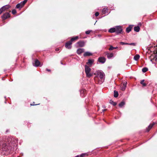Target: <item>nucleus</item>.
<instances>
[{
	"label": "nucleus",
	"mask_w": 157,
	"mask_h": 157,
	"mask_svg": "<svg viewBox=\"0 0 157 157\" xmlns=\"http://www.w3.org/2000/svg\"><path fill=\"white\" fill-rule=\"evenodd\" d=\"M7 140L4 142H1L0 144V149L5 155L10 153V149L13 147V146L16 144L17 142V139L12 137H9Z\"/></svg>",
	"instance_id": "obj_1"
},
{
	"label": "nucleus",
	"mask_w": 157,
	"mask_h": 157,
	"mask_svg": "<svg viewBox=\"0 0 157 157\" xmlns=\"http://www.w3.org/2000/svg\"><path fill=\"white\" fill-rule=\"evenodd\" d=\"M95 76L94 77V80L96 83L98 84H101L105 80V74L101 71H97L94 74Z\"/></svg>",
	"instance_id": "obj_2"
},
{
	"label": "nucleus",
	"mask_w": 157,
	"mask_h": 157,
	"mask_svg": "<svg viewBox=\"0 0 157 157\" xmlns=\"http://www.w3.org/2000/svg\"><path fill=\"white\" fill-rule=\"evenodd\" d=\"M91 69L87 65L85 66V72L86 74V77L88 78H90L92 75V74L90 73Z\"/></svg>",
	"instance_id": "obj_3"
},
{
	"label": "nucleus",
	"mask_w": 157,
	"mask_h": 157,
	"mask_svg": "<svg viewBox=\"0 0 157 157\" xmlns=\"http://www.w3.org/2000/svg\"><path fill=\"white\" fill-rule=\"evenodd\" d=\"M115 33L117 34H121L123 33L122 29L121 26H117L115 27Z\"/></svg>",
	"instance_id": "obj_4"
},
{
	"label": "nucleus",
	"mask_w": 157,
	"mask_h": 157,
	"mask_svg": "<svg viewBox=\"0 0 157 157\" xmlns=\"http://www.w3.org/2000/svg\"><path fill=\"white\" fill-rule=\"evenodd\" d=\"M10 15L9 12H6L4 13L2 16L1 17L3 20H5L6 19L10 17Z\"/></svg>",
	"instance_id": "obj_5"
},
{
	"label": "nucleus",
	"mask_w": 157,
	"mask_h": 157,
	"mask_svg": "<svg viewBox=\"0 0 157 157\" xmlns=\"http://www.w3.org/2000/svg\"><path fill=\"white\" fill-rule=\"evenodd\" d=\"M72 44V43L71 41H69L67 42L65 45L66 48L68 49H70L71 47V45Z\"/></svg>",
	"instance_id": "obj_6"
},
{
	"label": "nucleus",
	"mask_w": 157,
	"mask_h": 157,
	"mask_svg": "<svg viewBox=\"0 0 157 157\" xmlns=\"http://www.w3.org/2000/svg\"><path fill=\"white\" fill-rule=\"evenodd\" d=\"M106 59L104 57H100L98 59V61L102 63H104L105 62Z\"/></svg>",
	"instance_id": "obj_7"
},
{
	"label": "nucleus",
	"mask_w": 157,
	"mask_h": 157,
	"mask_svg": "<svg viewBox=\"0 0 157 157\" xmlns=\"http://www.w3.org/2000/svg\"><path fill=\"white\" fill-rule=\"evenodd\" d=\"M22 2H21L20 3L18 4L16 6V8L17 9H20L24 5Z\"/></svg>",
	"instance_id": "obj_8"
},
{
	"label": "nucleus",
	"mask_w": 157,
	"mask_h": 157,
	"mask_svg": "<svg viewBox=\"0 0 157 157\" xmlns=\"http://www.w3.org/2000/svg\"><path fill=\"white\" fill-rule=\"evenodd\" d=\"M33 64H34L33 63ZM40 64V62L38 59H36L35 60V61L34 64L33 65V66L36 67H38V66H39Z\"/></svg>",
	"instance_id": "obj_9"
},
{
	"label": "nucleus",
	"mask_w": 157,
	"mask_h": 157,
	"mask_svg": "<svg viewBox=\"0 0 157 157\" xmlns=\"http://www.w3.org/2000/svg\"><path fill=\"white\" fill-rule=\"evenodd\" d=\"M80 92L81 96L82 97H83L84 96L86 93V90L84 89H82L81 90Z\"/></svg>",
	"instance_id": "obj_10"
},
{
	"label": "nucleus",
	"mask_w": 157,
	"mask_h": 157,
	"mask_svg": "<svg viewBox=\"0 0 157 157\" xmlns=\"http://www.w3.org/2000/svg\"><path fill=\"white\" fill-rule=\"evenodd\" d=\"M127 84V82H124L123 83V86H121V90H122L124 91L125 90Z\"/></svg>",
	"instance_id": "obj_11"
},
{
	"label": "nucleus",
	"mask_w": 157,
	"mask_h": 157,
	"mask_svg": "<svg viewBox=\"0 0 157 157\" xmlns=\"http://www.w3.org/2000/svg\"><path fill=\"white\" fill-rule=\"evenodd\" d=\"M77 44L80 47H83L85 45V43L83 41H79L77 42Z\"/></svg>",
	"instance_id": "obj_12"
},
{
	"label": "nucleus",
	"mask_w": 157,
	"mask_h": 157,
	"mask_svg": "<svg viewBox=\"0 0 157 157\" xmlns=\"http://www.w3.org/2000/svg\"><path fill=\"white\" fill-rule=\"evenodd\" d=\"M108 58L109 59H111L113 57V53H107L106 54Z\"/></svg>",
	"instance_id": "obj_13"
},
{
	"label": "nucleus",
	"mask_w": 157,
	"mask_h": 157,
	"mask_svg": "<svg viewBox=\"0 0 157 157\" xmlns=\"http://www.w3.org/2000/svg\"><path fill=\"white\" fill-rule=\"evenodd\" d=\"M84 52V49L83 48L78 49L77 51V53L78 54H80Z\"/></svg>",
	"instance_id": "obj_14"
},
{
	"label": "nucleus",
	"mask_w": 157,
	"mask_h": 157,
	"mask_svg": "<svg viewBox=\"0 0 157 157\" xmlns=\"http://www.w3.org/2000/svg\"><path fill=\"white\" fill-rule=\"evenodd\" d=\"M102 13L104 14H108L109 12L107 8H104L102 10Z\"/></svg>",
	"instance_id": "obj_15"
},
{
	"label": "nucleus",
	"mask_w": 157,
	"mask_h": 157,
	"mask_svg": "<svg viewBox=\"0 0 157 157\" xmlns=\"http://www.w3.org/2000/svg\"><path fill=\"white\" fill-rule=\"evenodd\" d=\"M92 53L89 52H85L83 56H92Z\"/></svg>",
	"instance_id": "obj_16"
},
{
	"label": "nucleus",
	"mask_w": 157,
	"mask_h": 157,
	"mask_svg": "<svg viewBox=\"0 0 157 157\" xmlns=\"http://www.w3.org/2000/svg\"><path fill=\"white\" fill-rule=\"evenodd\" d=\"M94 62V60L93 59H89L88 62L86 63V64L87 65H91Z\"/></svg>",
	"instance_id": "obj_17"
},
{
	"label": "nucleus",
	"mask_w": 157,
	"mask_h": 157,
	"mask_svg": "<svg viewBox=\"0 0 157 157\" xmlns=\"http://www.w3.org/2000/svg\"><path fill=\"white\" fill-rule=\"evenodd\" d=\"M154 123L150 124L147 128V132H149L151 129L152 128L153 126L154 125Z\"/></svg>",
	"instance_id": "obj_18"
},
{
	"label": "nucleus",
	"mask_w": 157,
	"mask_h": 157,
	"mask_svg": "<svg viewBox=\"0 0 157 157\" xmlns=\"http://www.w3.org/2000/svg\"><path fill=\"white\" fill-rule=\"evenodd\" d=\"M132 28V26L131 25L129 26L128 27H127L126 29V32L127 33H129L130 32Z\"/></svg>",
	"instance_id": "obj_19"
},
{
	"label": "nucleus",
	"mask_w": 157,
	"mask_h": 157,
	"mask_svg": "<svg viewBox=\"0 0 157 157\" xmlns=\"http://www.w3.org/2000/svg\"><path fill=\"white\" fill-rule=\"evenodd\" d=\"M108 31L110 33H113L114 32H115V27L110 29H109Z\"/></svg>",
	"instance_id": "obj_20"
},
{
	"label": "nucleus",
	"mask_w": 157,
	"mask_h": 157,
	"mask_svg": "<svg viewBox=\"0 0 157 157\" xmlns=\"http://www.w3.org/2000/svg\"><path fill=\"white\" fill-rule=\"evenodd\" d=\"M2 7L3 9L4 10V11H5L6 10L9 8L10 7V6L9 5H6L3 6Z\"/></svg>",
	"instance_id": "obj_21"
},
{
	"label": "nucleus",
	"mask_w": 157,
	"mask_h": 157,
	"mask_svg": "<svg viewBox=\"0 0 157 157\" xmlns=\"http://www.w3.org/2000/svg\"><path fill=\"white\" fill-rule=\"evenodd\" d=\"M134 30L136 32H139L140 31V28L138 26H135L134 28Z\"/></svg>",
	"instance_id": "obj_22"
},
{
	"label": "nucleus",
	"mask_w": 157,
	"mask_h": 157,
	"mask_svg": "<svg viewBox=\"0 0 157 157\" xmlns=\"http://www.w3.org/2000/svg\"><path fill=\"white\" fill-rule=\"evenodd\" d=\"M140 56L139 55H136L134 57V59L136 61H137L140 58Z\"/></svg>",
	"instance_id": "obj_23"
},
{
	"label": "nucleus",
	"mask_w": 157,
	"mask_h": 157,
	"mask_svg": "<svg viewBox=\"0 0 157 157\" xmlns=\"http://www.w3.org/2000/svg\"><path fill=\"white\" fill-rule=\"evenodd\" d=\"M125 102L124 101H122L119 103V107L122 108L125 105Z\"/></svg>",
	"instance_id": "obj_24"
},
{
	"label": "nucleus",
	"mask_w": 157,
	"mask_h": 157,
	"mask_svg": "<svg viewBox=\"0 0 157 157\" xmlns=\"http://www.w3.org/2000/svg\"><path fill=\"white\" fill-rule=\"evenodd\" d=\"M114 97L115 98L117 97L118 96V93L117 91L114 90Z\"/></svg>",
	"instance_id": "obj_25"
},
{
	"label": "nucleus",
	"mask_w": 157,
	"mask_h": 157,
	"mask_svg": "<svg viewBox=\"0 0 157 157\" xmlns=\"http://www.w3.org/2000/svg\"><path fill=\"white\" fill-rule=\"evenodd\" d=\"M78 38V36H76L75 37H73L71 39L70 41H71V42L72 43V42L73 41L75 40H76Z\"/></svg>",
	"instance_id": "obj_26"
},
{
	"label": "nucleus",
	"mask_w": 157,
	"mask_h": 157,
	"mask_svg": "<svg viewBox=\"0 0 157 157\" xmlns=\"http://www.w3.org/2000/svg\"><path fill=\"white\" fill-rule=\"evenodd\" d=\"M109 103L110 104L112 105L113 106H115L117 105V103L116 102H114L112 100H110Z\"/></svg>",
	"instance_id": "obj_27"
},
{
	"label": "nucleus",
	"mask_w": 157,
	"mask_h": 157,
	"mask_svg": "<svg viewBox=\"0 0 157 157\" xmlns=\"http://www.w3.org/2000/svg\"><path fill=\"white\" fill-rule=\"evenodd\" d=\"M144 79L140 81V83L143 86H146V84L144 82Z\"/></svg>",
	"instance_id": "obj_28"
},
{
	"label": "nucleus",
	"mask_w": 157,
	"mask_h": 157,
	"mask_svg": "<svg viewBox=\"0 0 157 157\" xmlns=\"http://www.w3.org/2000/svg\"><path fill=\"white\" fill-rule=\"evenodd\" d=\"M118 48V47H113L112 46H111L109 48V50H112L113 49H116Z\"/></svg>",
	"instance_id": "obj_29"
},
{
	"label": "nucleus",
	"mask_w": 157,
	"mask_h": 157,
	"mask_svg": "<svg viewBox=\"0 0 157 157\" xmlns=\"http://www.w3.org/2000/svg\"><path fill=\"white\" fill-rule=\"evenodd\" d=\"M148 70V69L147 67H144L142 69V71L143 72L145 73Z\"/></svg>",
	"instance_id": "obj_30"
},
{
	"label": "nucleus",
	"mask_w": 157,
	"mask_h": 157,
	"mask_svg": "<svg viewBox=\"0 0 157 157\" xmlns=\"http://www.w3.org/2000/svg\"><path fill=\"white\" fill-rule=\"evenodd\" d=\"M92 31V30H88L85 32V33L86 34H89Z\"/></svg>",
	"instance_id": "obj_31"
},
{
	"label": "nucleus",
	"mask_w": 157,
	"mask_h": 157,
	"mask_svg": "<svg viewBox=\"0 0 157 157\" xmlns=\"http://www.w3.org/2000/svg\"><path fill=\"white\" fill-rule=\"evenodd\" d=\"M12 14H14L17 13L16 10L15 9H13L12 11Z\"/></svg>",
	"instance_id": "obj_32"
},
{
	"label": "nucleus",
	"mask_w": 157,
	"mask_h": 157,
	"mask_svg": "<svg viewBox=\"0 0 157 157\" xmlns=\"http://www.w3.org/2000/svg\"><path fill=\"white\" fill-rule=\"evenodd\" d=\"M128 45H130L135 46V45H136V44H135V43H128Z\"/></svg>",
	"instance_id": "obj_33"
},
{
	"label": "nucleus",
	"mask_w": 157,
	"mask_h": 157,
	"mask_svg": "<svg viewBox=\"0 0 157 157\" xmlns=\"http://www.w3.org/2000/svg\"><path fill=\"white\" fill-rule=\"evenodd\" d=\"M120 44L121 45H128V43H125L123 42H121L120 43Z\"/></svg>",
	"instance_id": "obj_34"
},
{
	"label": "nucleus",
	"mask_w": 157,
	"mask_h": 157,
	"mask_svg": "<svg viewBox=\"0 0 157 157\" xmlns=\"http://www.w3.org/2000/svg\"><path fill=\"white\" fill-rule=\"evenodd\" d=\"M3 11H4V10L3 9L2 7L0 9V14H1Z\"/></svg>",
	"instance_id": "obj_35"
},
{
	"label": "nucleus",
	"mask_w": 157,
	"mask_h": 157,
	"mask_svg": "<svg viewBox=\"0 0 157 157\" xmlns=\"http://www.w3.org/2000/svg\"><path fill=\"white\" fill-rule=\"evenodd\" d=\"M99 15V13L98 12H96L95 14V15L96 17L98 16Z\"/></svg>",
	"instance_id": "obj_36"
},
{
	"label": "nucleus",
	"mask_w": 157,
	"mask_h": 157,
	"mask_svg": "<svg viewBox=\"0 0 157 157\" xmlns=\"http://www.w3.org/2000/svg\"><path fill=\"white\" fill-rule=\"evenodd\" d=\"M28 0H24V1H22V3H23V4H25L26 2H27Z\"/></svg>",
	"instance_id": "obj_37"
},
{
	"label": "nucleus",
	"mask_w": 157,
	"mask_h": 157,
	"mask_svg": "<svg viewBox=\"0 0 157 157\" xmlns=\"http://www.w3.org/2000/svg\"><path fill=\"white\" fill-rule=\"evenodd\" d=\"M46 70L47 71H51V70L50 69H46Z\"/></svg>",
	"instance_id": "obj_38"
},
{
	"label": "nucleus",
	"mask_w": 157,
	"mask_h": 157,
	"mask_svg": "<svg viewBox=\"0 0 157 157\" xmlns=\"http://www.w3.org/2000/svg\"><path fill=\"white\" fill-rule=\"evenodd\" d=\"M97 36H98V37H101V35L100 34H98L97 35Z\"/></svg>",
	"instance_id": "obj_39"
},
{
	"label": "nucleus",
	"mask_w": 157,
	"mask_h": 157,
	"mask_svg": "<svg viewBox=\"0 0 157 157\" xmlns=\"http://www.w3.org/2000/svg\"><path fill=\"white\" fill-rule=\"evenodd\" d=\"M138 25H139L141 26V25H142V24H141V22H140V23H139Z\"/></svg>",
	"instance_id": "obj_40"
},
{
	"label": "nucleus",
	"mask_w": 157,
	"mask_h": 157,
	"mask_svg": "<svg viewBox=\"0 0 157 157\" xmlns=\"http://www.w3.org/2000/svg\"><path fill=\"white\" fill-rule=\"evenodd\" d=\"M59 48H56V51H58L59 50Z\"/></svg>",
	"instance_id": "obj_41"
},
{
	"label": "nucleus",
	"mask_w": 157,
	"mask_h": 157,
	"mask_svg": "<svg viewBox=\"0 0 157 157\" xmlns=\"http://www.w3.org/2000/svg\"><path fill=\"white\" fill-rule=\"evenodd\" d=\"M106 110V109H103L102 110V111L103 112H104V111H105Z\"/></svg>",
	"instance_id": "obj_42"
},
{
	"label": "nucleus",
	"mask_w": 157,
	"mask_h": 157,
	"mask_svg": "<svg viewBox=\"0 0 157 157\" xmlns=\"http://www.w3.org/2000/svg\"><path fill=\"white\" fill-rule=\"evenodd\" d=\"M102 107L103 108H105V105H103L102 106Z\"/></svg>",
	"instance_id": "obj_43"
},
{
	"label": "nucleus",
	"mask_w": 157,
	"mask_h": 157,
	"mask_svg": "<svg viewBox=\"0 0 157 157\" xmlns=\"http://www.w3.org/2000/svg\"><path fill=\"white\" fill-rule=\"evenodd\" d=\"M39 104H38V105H39ZM38 104H35V105H32L31 104V105H37Z\"/></svg>",
	"instance_id": "obj_44"
},
{
	"label": "nucleus",
	"mask_w": 157,
	"mask_h": 157,
	"mask_svg": "<svg viewBox=\"0 0 157 157\" xmlns=\"http://www.w3.org/2000/svg\"><path fill=\"white\" fill-rule=\"evenodd\" d=\"M61 64H63V63L62 62H61Z\"/></svg>",
	"instance_id": "obj_45"
},
{
	"label": "nucleus",
	"mask_w": 157,
	"mask_h": 157,
	"mask_svg": "<svg viewBox=\"0 0 157 157\" xmlns=\"http://www.w3.org/2000/svg\"><path fill=\"white\" fill-rule=\"evenodd\" d=\"M156 60L157 61V57L156 59Z\"/></svg>",
	"instance_id": "obj_46"
},
{
	"label": "nucleus",
	"mask_w": 157,
	"mask_h": 157,
	"mask_svg": "<svg viewBox=\"0 0 157 157\" xmlns=\"http://www.w3.org/2000/svg\"><path fill=\"white\" fill-rule=\"evenodd\" d=\"M8 132V130H7V131H6V132Z\"/></svg>",
	"instance_id": "obj_47"
}]
</instances>
